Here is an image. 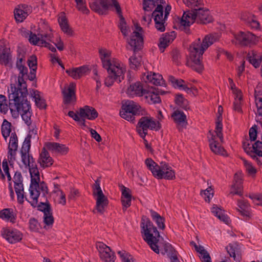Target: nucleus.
<instances>
[{"mask_svg": "<svg viewBox=\"0 0 262 262\" xmlns=\"http://www.w3.org/2000/svg\"><path fill=\"white\" fill-rule=\"evenodd\" d=\"M20 77L19 76L17 86L11 84L10 89H8L9 106L6 97L0 95V112L6 114L9 109L12 116L15 118L20 114L23 120L29 126L31 124V105L26 98L28 95L26 84L20 81Z\"/></svg>", "mask_w": 262, "mask_h": 262, "instance_id": "f257e3e1", "label": "nucleus"}, {"mask_svg": "<svg viewBox=\"0 0 262 262\" xmlns=\"http://www.w3.org/2000/svg\"><path fill=\"white\" fill-rule=\"evenodd\" d=\"M30 145L24 142L21 149V161L29 169L31 176V184L29 187L30 196L26 200L33 207L38 204V199L40 194L43 196L48 193V189L44 182H40L39 172L33 157L29 154Z\"/></svg>", "mask_w": 262, "mask_h": 262, "instance_id": "f03ea898", "label": "nucleus"}, {"mask_svg": "<svg viewBox=\"0 0 262 262\" xmlns=\"http://www.w3.org/2000/svg\"><path fill=\"white\" fill-rule=\"evenodd\" d=\"M99 54L102 66L109 74L104 80L105 85L111 86L115 80L120 82L126 71L125 67L118 59L112 58L111 52L106 49L100 48Z\"/></svg>", "mask_w": 262, "mask_h": 262, "instance_id": "7ed1b4c3", "label": "nucleus"}, {"mask_svg": "<svg viewBox=\"0 0 262 262\" xmlns=\"http://www.w3.org/2000/svg\"><path fill=\"white\" fill-rule=\"evenodd\" d=\"M219 38L217 34H210L206 35L202 41L198 38L191 43L189 50L191 67L193 70L199 73L203 70L204 66L201 62L202 55L204 51Z\"/></svg>", "mask_w": 262, "mask_h": 262, "instance_id": "20e7f679", "label": "nucleus"}, {"mask_svg": "<svg viewBox=\"0 0 262 262\" xmlns=\"http://www.w3.org/2000/svg\"><path fill=\"white\" fill-rule=\"evenodd\" d=\"M141 234L144 240L148 244L150 248L156 253H159L157 244L159 241V232L152 223L148 219L142 218L141 223Z\"/></svg>", "mask_w": 262, "mask_h": 262, "instance_id": "39448f33", "label": "nucleus"}, {"mask_svg": "<svg viewBox=\"0 0 262 262\" xmlns=\"http://www.w3.org/2000/svg\"><path fill=\"white\" fill-rule=\"evenodd\" d=\"M145 165L152 175L159 179L172 180L175 178V172L167 163L161 162L159 165L151 158H147L145 161Z\"/></svg>", "mask_w": 262, "mask_h": 262, "instance_id": "423d86ee", "label": "nucleus"}, {"mask_svg": "<svg viewBox=\"0 0 262 262\" xmlns=\"http://www.w3.org/2000/svg\"><path fill=\"white\" fill-rule=\"evenodd\" d=\"M160 127L159 122L156 121L151 116H143L139 120L136 130L140 137L144 139L148 129L158 130Z\"/></svg>", "mask_w": 262, "mask_h": 262, "instance_id": "0eeeda50", "label": "nucleus"}, {"mask_svg": "<svg viewBox=\"0 0 262 262\" xmlns=\"http://www.w3.org/2000/svg\"><path fill=\"white\" fill-rule=\"evenodd\" d=\"M141 106L133 101H127L122 105V110L120 112V116L125 120L133 122L135 116L140 114Z\"/></svg>", "mask_w": 262, "mask_h": 262, "instance_id": "6e6552de", "label": "nucleus"}, {"mask_svg": "<svg viewBox=\"0 0 262 262\" xmlns=\"http://www.w3.org/2000/svg\"><path fill=\"white\" fill-rule=\"evenodd\" d=\"M100 185V181L97 179L93 186V194L96 196V209L98 212L102 214L108 204V201L103 194Z\"/></svg>", "mask_w": 262, "mask_h": 262, "instance_id": "1a4fd4ad", "label": "nucleus"}, {"mask_svg": "<svg viewBox=\"0 0 262 262\" xmlns=\"http://www.w3.org/2000/svg\"><path fill=\"white\" fill-rule=\"evenodd\" d=\"M1 233L2 237L11 244L20 241L23 236L20 231L14 228H3Z\"/></svg>", "mask_w": 262, "mask_h": 262, "instance_id": "9d476101", "label": "nucleus"}, {"mask_svg": "<svg viewBox=\"0 0 262 262\" xmlns=\"http://www.w3.org/2000/svg\"><path fill=\"white\" fill-rule=\"evenodd\" d=\"M142 32V28L137 25L135 30L133 32L128 41V44L134 51L140 50L142 47L143 41Z\"/></svg>", "mask_w": 262, "mask_h": 262, "instance_id": "9b49d317", "label": "nucleus"}, {"mask_svg": "<svg viewBox=\"0 0 262 262\" xmlns=\"http://www.w3.org/2000/svg\"><path fill=\"white\" fill-rule=\"evenodd\" d=\"M100 258L104 262H115V256L111 248L102 243L96 245Z\"/></svg>", "mask_w": 262, "mask_h": 262, "instance_id": "f8f14e48", "label": "nucleus"}, {"mask_svg": "<svg viewBox=\"0 0 262 262\" xmlns=\"http://www.w3.org/2000/svg\"><path fill=\"white\" fill-rule=\"evenodd\" d=\"M31 6L22 4L18 5L14 10V17L17 22L23 21L32 13Z\"/></svg>", "mask_w": 262, "mask_h": 262, "instance_id": "ddd939ff", "label": "nucleus"}, {"mask_svg": "<svg viewBox=\"0 0 262 262\" xmlns=\"http://www.w3.org/2000/svg\"><path fill=\"white\" fill-rule=\"evenodd\" d=\"M29 42L33 45L39 46H47V41H51L52 36L51 34H41L39 36L35 34L30 32L29 34Z\"/></svg>", "mask_w": 262, "mask_h": 262, "instance_id": "4468645a", "label": "nucleus"}, {"mask_svg": "<svg viewBox=\"0 0 262 262\" xmlns=\"http://www.w3.org/2000/svg\"><path fill=\"white\" fill-rule=\"evenodd\" d=\"M235 38L236 43L242 46H247L256 40L255 35L250 32H240L235 36Z\"/></svg>", "mask_w": 262, "mask_h": 262, "instance_id": "2eb2a0df", "label": "nucleus"}, {"mask_svg": "<svg viewBox=\"0 0 262 262\" xmlns=\"http://www.w3.org/2000/svg\"><path fill=\"white\" fill-rule=\"evenodd\" d=\"M43 147L55 154L63 155L69 151V148L65 145L56 142H47Z\"/></svg>", "mask_w": 262, "mask_h": 262, "instance_id": "dca6fc26", "label": "nucleus"}, {"mask_svg": "<svg viewBox=\"0 0 262 262\" xmlns=\"http://www.w3.org/2000/svg\"><path fill=\"white\" fill-rule=\"evenodd\" d=\"M89 5L92 10L99 14L103 15L107 13V0H92Z\"/></svg>", "mask_w": 262, "mask_h": 262, "instance_id": "f3484780", "label": "nucleus"}, {"mask_svg": "<svg viewBox=\"0 0 262 262\" xmlns=\"http://www.w3.org/2000/svg\"><path fill=\"white\" fill-rule=\"evenodd\" d=\"M38 162L40 167L43 168L51 167L53 164L54 160L45 147H43L41 149L38 159Z\"/></svg>", "mask_w": 262, "mask_h": 262, "instance_id": "a211bd4d", "label": "nucleus"}, {"mask_svg": "<svg viewBox=\"0 0 262 262\" xmlns=\"http://www.w3.org/2000/svg\"><path fill=\"white\" fill-rule=\"evenodd\" d=\"M75 87V84L71 83L67 89L62 91L63 101L65 104H71L76 101Z\"/></svg>", "mask_w": 262, "mask_h": 262, "instance_id": "6ab92c4d", "label": "nucleus"}, {"mask_svg": "<svg viewBox=\"0 0 262 262\" xmlns=\"http://www.w3.org/2000/svg\"><path fill=\"white\" fill-rule=\"evenodd\" d=\"M78 114L81 118L91 120L96 119L98 115L97 112L94 107L88 105L80 108Z\"/></svg>", "mask_w": 262, "mask_h": 262, "instance_id": "aec40b11", "label": "nucleus"}, {"mask_svg": "<svg viewBox=\"0 0 262 262\" xmlns=\"http://www.w3.org/2000/svg\"><path fill=\"white\" fill-rule=\"evenodd\" d=\"M89 69L87 66H81L66 70V73L74 79H78L85 76L89 72Z\"/></svg>", "mask_w": 262, "mask_h": 262, "instance_id": "412c9836", "label": "nucleus"}, {"mask_svg": "<svg viewBox=\"0 0 262 262\" xmlns=\"http://www.w3.org/2000/svg\"><path fill=\"white\" fill-rule=\"evenodd\" d=\"M195 15V20L199 21V23L202 24H207L212 21V17L209 15L208 10H205L199 8L193 10Z\"/></svg>", "mask_w": 262, "mask_h": 262, "instance_id": "4be33fe9", "label": "nucleus"}, {"mask_svg": "<svg viewBox=\"0 0 262 262\" xmlns=\"http://www.w3.org/2000/svg\"><path fill=\"white\" fill-rule=\"evenodd\" d=\"M146 90L143 88L140 82H137L130 84L126 91V93L130 97L142 96Z\"/></svg>", "mask_w": 262, "mask_h": 262, "instance_id": "5701e85b", "label": "nucleus"}, {"mask_svg": "<svg viewBox=\"0 0 262 262\" xmlns=\"http://www.w3.org/2000/svg\"><path fill=\"white\" fill-rule=\"evenodd\" d=\"M230 194L242 195V177L240 173H235L234 183L231 186Z\"/></svg>", "mask_w": 262, "mask_h": 262, "instance_id": "b1692460", "label": "nucleus"}, {"mask_svg": "<svg viewBox=\"0 0 262 262\" xmlns=\"http://www.w3.org/2000/svg\"><path fill=\"white\" fill-rule=\"evenodd\" d=\"M172 117L176 123L179 130L186 127L187 124L186 116L183 112L178 110L175 111L172 115Z\"/></svg>", "mask_w": 262, "mask_h": 262, "instance_id": "393cba45", "label": "nucleus"}, {"mask_svg": "<svg viewBox=\"0 0 262 262\" xmlns=\"http://www.w3.org/2000/svg\"><path fill=\"white\" fill-rule=\"evenodd\" d=\"M226 250L229 255L234 260L240 261L242 259L241 247L236 243L230 244L226 247Z\"/></svg>", "mask_w": 262, "mask_h": 262, "instance_id": "a878e982", "label": "nucleus"}, {"mask_svg": "<svg viewBox=\"0 0 262 262\" xmlns=\"http://www.w3.org/2000/svg\"><path fill=\"white\" fill-rule=\"evenodd\" d=\"M18 143L17 137L15 133H12L10 135L9 144L8 146V159L11 160L14 158L15 151L17 149Z\"/></svg>", "mask_w": 262, "mask_h": 262, "instance_id": "bb28decb", "label": "nucleus"}, {"mask_svg": "<svg viewBox=\"0 0 262 262\" xmlns=\"http://www.w3.org/2000/svg\"><path fill=\"white\" fill-rule=\"evenodd\" d=\"M11 59L10 49L0 44V64L7 65Z\"/></svg>", "mask_w": 262, "mask_h": 262, "instance_id": "cd10ccee", "label": "nucleus"}, {"mask_svg": "<svg viewBox=\"0 0 262 262\" xmlns=\"http://www.w3.org/2000/svg\"><path fill=\"white\" fill-rule=\"evenodd\" d=\"M195 21V15L193 11L185 12L181 17L180 24L184 27H189Z\"/></svg>", "mask_w": 262, "mask_h": 262, "instance_id": "c85d7f7f", "label": "nucleus"}, {"mask_svg": "<svg viewBox=\"0 0 262 262\" xmlns=\"http://www.w3.org/2000/svg\"><path fill=\"white\" fill-rule=\"evenodd\" d=\"M143 96L149 104L159 103L161 101L160 97L158 96L154 89L148 91L146 90Z\"/></svg>", "mask_w": 262, "mask_h": 262, "instance_id": "c756f323", "label": "nucleus"}, {"mask_svg": "<svg viewBox=\"0 0 262 262\" xmlns=\"http://www.w3.org/2000/svg\"><path fill=\"white\" fill-rule=\"evenodd\" d=\"M175 37L174 32H171V35L165 34L163 37L160 39L158 46L161 52H163L165 49L172 42Z\"/></svg>", "mask_w": 262, "mask_h": 262, "instance_id": "7c9ffc66", "label": "nucleus"}, {"mask_svg": "<svg viewBox=\"0 0 262 262\" xmlns=\"http://www.w3.org/2000/svg\"><path fill=\"white\" fill-rule=\"evenodd\" d=\"M215 136H212L209 140V145L211 150L215 154H220L225 155L226 151L224 148L222 147L216 140Z\"/></svg>", "mask_w": 262, "mask_h": 262, "instance_id": "2f4dec72", "label": "nucleus"}, {"mask_svg": "<svg viewBox=\"0 0 262 262\" xmlns=\"http://www.w3.org/2000/svg\"><path fill=\"white\" fill-rule=\"evenodd\" d=\"M247 59L249 62L256 68L259 67L262 62V55H259L256 51L252 50L248 53Z\"/></svg>", "mask_w": 262, "mask_h": 262, "instance_id": "473e14b6", "label": "nucleus"}, {"mask_svg": "<svg viewBox=\"0 0 262 262\" xmlns=\"http://www.w3.org/2000/svg\"><path fill=\"white\" fill-rule=\"evenodd\" d=\"M30 95L34 99L36 106L40 109L45 108L46 107V102L41 96L40 92L37 90H32L30 91Z\"/></svg>", "mask_w": 262, "mask_h": 262, "instance_id": "72a5a7b5", "label": "nucleus"}, {"mask_svg": "<svg viewBox=\"0 0 262 262\" xmlns=\"http://www.w3.org/2000/svg\"><path fill=\"white\" fill-rule=\"evenodd\" d=\"M168 80L175 88L184 90L187 93L190 91L189 88L185 84V82L181 79H176L172 76H169Z\"/></svg>", "mask_w": 262, "mask_h": 262, "instance_id": "f704fd0d", "label": "nucleus"}, {"mask_svg": "<svg viewBox=\"0 0 262 262\" xmlns=\"http://www.w3.org/2000/svg\"><path fill=\"white\" fill-rule=\"evenodd\" d=\"M0 218L14 223L16 220V215L12 209L6 208L0 211Z\"/></svg>", "mask_w": 262, "mask_h": 262, "instance_id": "c9c22d12", "label": "nucleus"}, {"mask_svg": "<svg viewBox=\"0 0 262 262\" xmlns=\"http://www.w3.org/2000/svg\"><path fill=\"white\" fill-rule=\"evenodd\" d=\"M237 206L238 207L237 210L243 216L246 217L245 219L247 220L250 216L249 204L246 200H239L237 202Z\"/></svg>", "mask_w": 262, "mask_h": 262, "instance_id": "e433bc0d", "label": "nucleus"}, {"mask_svg": "<svg viewBox=\"0 0 262 262\" xmlns=\"http://www.w3.org/2000/svg\"><path fill=\"white\" fill-rule=\"evenodd\" d=\"M234 94L235 95L234 101L233 102V110L238 112L242 113V94L240 90H234Z\"/></svg>", "mask_w": 262, "mask_h": 262, "instance_id": "4c0bfd02", "label": "nucleus"}, {"mask_svg": "<svg viewBox=\"0 0 262 262\" xmlns=\"http://www.w3.org/2000/svg\"><path fill=\"white\" fill-rule=\"evenodd\" d=\"M211 212L221 221H223L226 224L229 223L230 220L229 217L225 214L224 211L222 210L221 208L217 207L216 206H213L211 208Z\"/></svg>", "mask_w": 262, "mask_h": 262, "instance_id": "58836bf2", "label": "nucleus"}, {"mask_svg": "<svg viewBox=\"0 0 262 262\" xmlns=\"http://www.w3.org/2000/svg\"><path fill=\"white\" fill-rule=\"evenodd\" d=\"M58 23L62 31L69 35H72L73 31L70 28L67 18L61 15L58 18Z\"/></svg>", "mask_w": 262, "mask_h": 262, "instance_id": "ea45409f", "label": "nucleus"}, {"mask_svg": "<svg viewBox=\"0 0 262 262\" xmlns=\"http://www.w3.org/2000/svg\"><path fill=\"white\" fill-rule=\"evenodd\" d=\"M18 202L21 204L24 202V189L23 183L14 184Z\"/></svg>", "mask_w": 262, "mask_h": 262, "instance_id": "a19ab883", "label": "nucleus"}, {"mask_svg": "<svg viewBox=\"0 0 262 262\" xmlns=\"http://www.w3.org/2000/svg\"><path fill=\"white\" fill-rule=\"evenodd\" d=\"M152 16L154 18V20L163 21L165 20V15H163V7L162 4H158V6L152 13Z\"/></svg>", "mask_w": 262, "mask_h": 262, "instance_id": "79ce46f5", "label": "nucleus"}, {"mask_svg": "<svg viewBox=\"0 0 262 262\" xmlns=\"http://www.w3.org/2000/svg\"><path fill=\"white\" fill-rule=\"evenodd\" d=\"M150 213L152 220L156 222L158 227L160 229H164L165 228L164 219L157 212L152 210H150Z\"/></svg>", "mask_w": 262, "mask_h": 262, "instance_id": "37998d69", "label": "nucleus"}, {"mask_svg": "<svg viewBox=\"0 0 262 262\" xmlns=\"http://www.w3.org/2000/svg\"><path fill=\"white\" fill-rule=\"evenodd\" d=\"M164 0H144L143 9L145 11H149L151 10L154 6L158 4H163Z\"/></svg>", "mask_w": 262, "mask_h": 262, "instance_id": "c03bdc74", "label": "nucleus"}, {"mask_svg": "<svg viewBox=\"0 0 262 262\" xmlns=\"http://www.w3.org/2000/svg\"><path fill=\"white\" fill-rule=\"evenodd\" d=\"M28 66L31 70V79L35 77L34 74L37 69V58L35 56H30L27 61Z\"/></svg>", "mask_w": 262, "mask_h": 262, "instance_id": "a18cd8bd", "label": "nucleus"}, {"mask_svg": "<svg viewBox=\"0 0 262 262\" xmlns=\"http://www.w3.org/2000/svg\"><path fill=\"white\" fill-rule=\"evenodd\" d=\"M175 102L178 105L183 109L187 110L189 108L188 100L184 98L182 94L176 96Z\"/></svg>", "mask_w": 262, "mask_h": 262, "instance_id": "49530a36", "label": "nucleus"}, {"mask_svg": "<svg viewBox=\"0 0 262 262\" xmlns=\"http://www.w3.org/2000/svg\"><path fill=\"white\" fill-rule=\"evenodd\" d=\"M243 161L244 164V166L246 168V170L248 173V175L252 177H255L257 173L256 168L253 165L251 162L245 160L243 159Z\"/></svg>", "mask_w": 262, "mask_h": 262, "instance_id": "de8ad7c7", "label": "nucleus"}, {"mask_svg": "<svg viewBox=\"0 0 262 262\" xmlns=\"http://www.w3.org/2000/svg\"><path fill=\"white\" fill-rule=\"evenodd\" d=\"M129 66L132 69H137L141 66L142 59L140 56L133 55L129 58Z\"/></svg>", "mask_w": 262, "mask_h": 262, "instance_id": "09e8293b", "label": "nucleus"}, {"mask_svg": "<svg viewBox=\"0 0 262 262\" xmlns=\"http://www.w3.org/2000/svg\"><path fill=\"white\" fill-rule=\"evenodd\" d=\"M107 10H108L109 8L114 7L115 9L116 13L118 14L119 17H122V16H123L121 8L117 0H107Z\"/></svg>", "mask_w": 262, "mask_h": 262, "instance_id": "8fccbe9b", "label": "nucleus"}, {"mask_svg": "<svg viewBox=\"0 0 262 262\" xmlns=\"http://www.w3.org/2000/svg\"><path fill=\"white\" fill-rule=\"evenodd\" d=\"M2 134L5 139L10 136L11 132V123L6 120H4L2 125Z\"/></svg>", "mask_w": 262, "mask_h": 262, "instance_id": "3c124183", "label": "nucleus"}, {"mask_svg": "<svg viewBox=\"0 0 262 262\" xmlns=\"http://www.w3.org/2000/svg\"><path fill=\"white\" fill-rule=\"evenodd\" d=\"M151 84L156 85H163L164 84V81L163 79V77L161 75L154 73L153 77L152 79L150 80Z\"/></svg>", "mask_w": 262, "mask_h": 262, "instance_id": "603ef678", "label": "nucleus"}, {"mask_svg": "<svg viewBox=\"0 0 262 262\" xmlns=\"http://www.w3.org/2000/svg\"><path fill=\"white\" fill-rule=\"evenodd\" d=\"M255 104L257 107V113L262 116V97H259L255 91Z\"/></svg>", "mask_w": 262, "mask_h": 262, "instance_id": "864d4df0", "label": "nucleus"}, {"mask_svg": "<svg viewBox=\"0 0 262 262\" xmlns=\"http://www.w3.org/2000/svg\"><path fill=\"white\" fill-rule=\"evenodd\" d=\"M252 149L253 152L259 157H262V143L260 142V140L257 141L252 145Z\"/></svg>", "mask_w": 262, "mask_h": 262, "instance_id": "5fc2aeb1", "label": "nucleus"}, {"mask_svg": "<svg viewBox=\"0 0 262 262\" xmlns=\"http://www.w3.org/2000/svg\"><path fill=\"white\" fill-rule=\"evenodd\" d=\"M120 23L119 24V27L123 34V35L125 36H127L128 34V29L126 27V24L124 18L123 16H120Z\"/></svg>", "mask_w": 262, "mask_h": 262, "instance_id": "6e6d98bb", "label": "nucleus"}, {"mask_svg": "<svg viewBox=\"0 0 262 262\" xmlns=\"http://www.w3.org/2000/svg\"><path fill=\"white\" fill-rule=\"evenodd\" d=\"M201 194L204 197L205 201L209 202L213 196V192L211 187H209L205 190L203 191V192H202Z\"/></svg>", "mask_w": 262, "mask_h": 262, "instance_id": "4d7b16f0", "label": "nucleus"}, {"mask_svg": "<svg viewBox=\"0 0 262 262\" xmlns=\"http://www.w3.org/2000/svg\"><path fill=\"white\" fill-rule=\"evenodd\" d=\"M121 191V198H132V191L130 189L121 185L120 186Z\"/></svg>", "mask_w": 262, "mask_h": 262, "instance_id": "13d9d810", "label": "nucleus"}, {"mask_svg": "<svg viewBox=\"0 0 262 262\" xmlns=\"http://www.w3.org/2000/svg\"><path fill=\"white\" fill-rule=\"evenodd\" d=\"M38 210L43 212V214L51 212L50 205L49 202L40 203L38 206Z\"/></svg>", "mask_w": 262, "mask_h": 262, "instance_id": "bf43d9fd", "label": "nucleus"}, {"mask_svg": "<svg viewBox=\"0 0 262 262\" xmlns=\"http://www.w3.org/2000/svg\"><path fill=\"white\" fill-rule=\"evenodd\" d=\"M29 228L31 231H38L39 229V224L37 220L34 218H31L29 220Z\"/></svg>", "mask_w": 262, "mask_h": 262, "instance_id": "052dcab7", "label": "nucleus"}, {"mask_svg": "<svg viewBox=\"0 0 262 262\" xmlns=\"http://www.w3.org/2000/svg\"><path fill=\"white\" fill-rule=\"evenodd\" d=\"M118 254L120 256L122 262H133V257L128 253L124 251H119Z\"/></svg>", "mask_w": 262, "mask_h": 262, "instance_id": "680f3d73", "label": "nucleus"}, {"mask_svg": "<svg viewBox=\"0 0 262 262\" xmlns=\"http://www.w3.org/2000/svg\"><path fill=\"white\" fill-rule=\"evenodd\" d=\"M164 248L165 252L167 254L169 258L177 254V251L169 244H166L164 245Z\"/></svg>", "mask_w": 262, "mask_h": 262, "instance_id": "e2e57ef3", "label": "nucleus"}, {"mask_svg": "<svg viewBox=\"0 0 262 262\" xmlns=\"http://www.w3.org/2000/svg\"><path fill=\"white\" fill-rule=\"evenodd\" d=\"M54 193L57 194L58 197V202L59 204L64 205L66 204V195L63 193V191L61 190L57 191L54 190Z\"/></svg>", "mask_w": 262, "mask_h": 262, "instance_id": "0e129e2a", "label": "nucleus"}, {"mask_svg": "<svg viewBox=\"0 0 262 262\" xmlns=\"http://www.w3.org/2000/svg\"><path fill=\"white\" fill-rule=\"evenodd\" d=\"M183 2L186 6L191 8L202 4L201 0H183Z\"/></svg>", "mask_w": 262, "mask_h": 262, "instance_id": "69168bd1", "label": "nucleus"}, {"mask_svg": "<svg viewBox=\"0 0 262 262\" xmlns=\"http://www.w3.org/2000/svg\"><path fill=\"white\" fill-rule=\"evenodd\" d=\"M43 222L47 226L52 225L54 222V217L51 212L43 214Z\"/></svg>", "mask_w": 262, "mask_h": 262, "instance_id": "338daca9", "label": "nucleus"}, {"mask_svg": "<svg viewBox=\"0 0 262 262\" xmlns=\"http://www.w3.org/2000/svg\"><path fill=\"white\" fill-rule=\"evenodd\" d=\"M76 7L79 11H81L83 14H88L90 12L89 10L86 6L85 1L76 3Z\"/></svg>", "mask_w": 262, "mask_h": 262, "instance_id": "774afa93", "label": "nucleus"}]
</instances>
